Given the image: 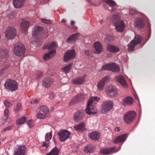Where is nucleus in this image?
<instances>
[{
	"mask_svg": "<svg viewBox=\"0 0 155 155\" xmlns=\"http://www.w3.org/2000/svg\"><path fill=\"white\" fill-rule=\"evenodd\" d=\"M100 98L99 97H91L89 100L87 106V108L85 110L86 113L89 115L93 114L96 113V111L94 110V107L91 104L93 103L96 104L98 102Z\"/></svg>",
	"mask_w": 155,
	"mask_h": 155,
	"instance_id": "1",
	"label": "nucleus"
},
{
	"mask_svg": "<svg viewBox=\"0 0 155 155\" xmlns=\"http://www.w3.org/2000/svg\"><path fill=\"white\" fill-rule=\"evenodd\" d=\"M112 21L114 23L117 31L119 32L123 31L125 28V25L122 20H119L117 16L115 15L113 16Z\"/></svg>",
	"mask_w": 155,
	"mask_h": 155,
	"instance_id": "2",
	"label": "nucleus"
},
{
	"mask_svg": "<svg viewBox=\"0 0 155 155\" xmlns=\"http://www.w3.org/2000/svg\"><path fill=\"white\" fill-rule=\"evenodd\" d=\"M13 53L17 56L21 57L25 52V48L21 43H17L13 49Z\"/></svg>",
	"mask_w": 155,
	"mask_h": 155,
	"instance_id": "3",
	"label": "nucleus"
},
{
	"mask_svg": "<svg viewBox=\"0 0 155 155\" xmlns=\"http://www.w3.org/2000/svg\"><path fill=\"white\" fill-rule=\"evenodd\" d=\"M18 83L14 80L8 79L4 84L5 88L12 91L16 90L18 88Z\"/></svg>",
	"mask_w": 155,
	"mask_h": 155,
	"instance_id": "4",
	"label": "nucleus"
},
{
	"mask_svg": "<svg viewBox=\"0 0 155 155\" xmlns=\"http://www.w3.org/2000/svg\"><path fill=\"white\" fill-rule=\"evenodd\" d=\"M136 117V114L134 111H129L124 115L123 119L126 124H130L134 120Z\"/></svg>",
	"mask_w": 155,
	"mask_h": 155,
	"instance_id": "5",
	"label": "nucleus"
},
{
	"mask_svg": "<svg viewBox=\"0 0 155 155\" xmlns=\"http://www.w3.org/2000/svg\"><path fill=\"white\" fill-rule=\"evenodd\" d=\"M143 39L142 37L138 35H135L134 39L130 42L128 45V51H133L134 46L137 44H140Z\"/></svg>",
	"mask_w": 155,
	"mask_h": 155,
	"instance_id": "6",
	"label": "nucleus"
},
{
	"mask_svg": "<svg viewBox=\"0 0 155 155\" xmlns=\"http://www.w3.org/2000/svg\"><path fill=\"white\" fill-rule=\"evenodd\" d=\"M113 103L112 101L107 100L104 101L101 106V110L103 113L107 112L113 107Z\"/></svg>",
	"mask_w": 155,
	"mask_h": 155,
	"instance_id": "7",
	"label": "nucleus"
},
{
	"mask_svg": "<svg viewBox=\"0 0 155 155\" xmlns=\"http://www.w3.org/2000/svg\"><path fill=\"white\" fill-rule=\"evenodd\" d=\"M102 69L105 70H110L113 72H118L120 71L119 66L115 63L110 64H107L102 67Z\"/></svg>",
	"mask_w": 155,
	"mask_h": 155,
	"instance_id": "8",
	"label": "nucleus"
},
{
	"mask_svg": "<svg viewBox=\"0 0 155 155\" xmlns=\"http://www.w3.org/2000/svg\"><path fill=\"white\" fill-rule=\"evenodd\" d=\"M59 139L61 142L65 141L69 138L71 133L67 130H60L58 133Z\"/></svg>",
	"mask_w": 155,
	"mask_h": 155,
	"instance_id": "9",
	"label": "nucleus"
},
{
	"mask_svg": "<svg viewBox=\"0 0 155 155\" xmlns=\"http://www.w3.org/2000/svg\"><path fill=\"white\" fill-rule=\"evenodd\" d=\"M76 56L75 51L74 50L68 51L65 54L64 57V61L65 62L74 59Z\"/></svg>",
	"mask_w": 155,
	"mask_h": 155,
	"instance_id": "10",
	"label": "nucleus"
},
{
	"mask_svg": "<svg viewBox=\"0 0 155 155\" xmlns=\"http://www.w3.org/2000/svg\"><path fill=\"white\" fill-rule=\"evenodd\" d=\"M16 34V30L13 28H7L5 31V37L8 39H11L14 38Z\"/></svg>",
	"mask_w": 155,
	"mask_h": 155,
	"instance_id": "11",
	"label": "nucleus"
},
{
	"mask_svg": "<svg viewBox=\"0 0 155 155\" xmlns=\"http://www.w3.org/2000/svg\"><path fill=\"white\" fill-rule=\"evenodd\" d=\"M107 95L109 97H114L117 96V91L116 88L113 86H110L106 92Z\"/></svg>",
	"mask_w": 155,
	"mask_h": 155,
	"instance_id": "12",
	"label": "nucleus"
},
{
	"mask_svg": "<svg viewBox=\"0 0 155 155\" xmlns=\"http://www.w3.org/2000/svg\"><path fill=\"white\" fill-rule=\"evenodd\" d=\"M26 150V147L25 145H20L15 150L13 155H25Z\"/></svg>",
	"mask_w": 155,
	"mask_h": 155,
	"instance_id": "13",
	"label": "nucleus"
},
{
	"mask_svg": "<svg viewBox=\"0 0 155 155\" xmlns=\"http://www.w3.org/2000/svg\"><path fill=\"white\" fill-rule=\"evenodd\" d=\"M108 78V76L105 77L98 82L97 85V88L98 91L103 90L106 82L107 81Z\"/></svg>",
	"mask_w": 155,
	"mask_h": 155,
	"instance_id": "14",
	"label": "nucleus"
},
{
	"mask_svg": "<svg viewBox=\"0 0 155 155\" xmlns=\"http://www.w3.org/2000/svg\"><path fill=\"white\" fill-rule=\"evenodd\" d=\"M105 2L109 7L107 8L109 10L111 11L112 12H114L116 9V2L112 0H105Z\"/></svg>",
	"mask_w": 155,
	"mask_h": 155,
	"instance_id": "15",
	"label": "nucleus"
},
{
	"mask_svg": "<svg viewBox=\"0 0 155 155\" xmlns=\"http://www.w3.org/2000/svg\"><path fill=\"white\" fill-rule=\"evenodd\" d=\"M57 45L55 42L51 43L48 46L45 45L42 48L43 49H47L48 50H51L50 51H54V53L55 54V49L57 48Z\"/></svg>",
	"mask_w": 155,
	"mask_h": 155,
	"instance_id": "16",
	"label": "nucleus"
},
{
	"mask_svg": "<svg viewBox=\"0 0 155 155\" xmlns=\"http://www.w3.org/2000/svg\"><path fill=\"white\" fill-rule=\"evenodd\" d=\"M84 94H78L70 102L71 104H75L77 102L83 101L84 99Z\"/></svg>",
	"mask_w": 155,
	"mask_h": 155,
	"instance_id": "17",
	"label": "nucleus"
},
{
	"mask_svg": "<svg viewBox=\"0 0 155 155\" xmlns=\"http://www.w3.org/2000/svg\"><path fill=\"white\" fill-rule=\"evenodd\" d=\"M88 135L91 139L96 141L99 139L101 134L97 131H93L89 133Z\"/></svg>",
	"mask_w": 155,
	"mask_h": 155,
	"instance_id": "18",
	"label": "nucleus"
},
{
	"mask_svg": "<svg viewBox=\"0 0 155 155\" xmlns=\"http://www.w3.org/2000/svg\"><path fill=\"white\" fill-rule=\"evenodd\" d=\"M127 137V135L126 134L118 136L113 140V142L114 143L123 142L125 140Z\"/></svg>",
	"mask_w": 155,
	"mask_h": 155,
	"instance_id": "19",
	"label": "nucleus"
},
{
	"mask_svg": "<svg viewBox=\"0 0 155 155\" xmlns=\"http://www.w3.org/2000/svg\"><path fill=\"white\" fill-rule=\"evenodd\" d=\"M115 149V147L102 148L100 150V153L104 154H109L114 152Z\"/></svg>",
	"mask_w": 155,
	"mask_h": 155,
	"instance_id": "20",
	"label": "nucleus"
},
{
	"mask_svg": "<svg viewBox=\"0 0 155 155\" xmlns=\"http://www.w3.org/2000/svg\"><path fill=\"white\" fill-rule=\"evenodd\" d=\"M84 115V113L82 111L78 110L75 113L74 117V120L77 122L83 119Z\"/></svg>",
	"mask_w": 155,
	"mask_h": 155,
	"instance_id": "21",
	"label": "nucleus"
},
{
	"mask_svg": "<svg viewBox=\"0 0 155 155\" xmlns=\"http://www.w3.org/2000/svg\"><path fill=\"white\" fill-rule=\"evenodd\" d=\"M107 50L109 52L116 53L119 51L120 49L117 46H114L111 44H108L107 45Z\"/></svg>",
	"mask_w": 155,
	"mask_h": 155,
	"instance_id": "22",
	"label": "nucleus"
},
{
	"mask_svg": "<svg viewBox=\"0 0 155 155\" xmlns=\"http://www.w3.org/2000/svg\"><path fill=\"white\" fill-rule=\"evenodd\" d=\"M134 101V99L132 97L128 96L123 100L122 104L125 106H129L132 105Z\"/></svg>",
	"mask_w": 155,
	"mask_h": 155,
	"instance_id": "23",
	"label": "nucleus"
},
{
	"mask_svg": "<svg viewBox=\"0 0 155 155\" xmlns=\"http://www.w3.org/2000/svg\"><path fill=\"white\" fill-rule=\"evenodd\" d=\"M94 46L95 49V53L97 54L101 53L103 51V48L101 44L98 42H95Z\"/></svg>",
	"mask_w": 155,
	"mask_h": 155,
	"instance_id": "24",
	"label": "nucleus"
},
{
	"mask_svg": "<svg viewBox=\"0 0 155 155\" xmlns=\"http://www.w3.org/2000/svg\"><path fill=\"white\" fill-rule=\"evenodd\" d=\"M20 25L22 30L24 31V32L26 33L28 28L30 25V23L28 21L26 20H22L21 23Z\"/></svg>",
	"mask_w": 155,
	"mask_h": 155,
	"instance_id": "25",
	"label": "nucleus"
},
{
	"mask_svg": "<svg viewBox=\"0 0 155 155\" xmlns=\"http://www.w3.org/2000/svg\"><path fill=\"white\" fill-rule=\"evenodd\" d=\"M95 147L92 144H89L85 146L84 151L86 153H92L94 151Z\"/></svg>",
	"mask_w": 155,
	"mask_h": 155,
	"instance_id": "26",
	"label": "nucleus"
},
{
	"mask_svg": "<svg viewBox=\"0 0 155 155\" xmlns=\"http://www.w3.org/2000/svg\"><path fill=\"white\" fill-rule=\"evenodd\" d=\"M85 76L78 77L72 80L73 83L75 84H81L85 81Z\"/></svg>",
	"mask_w": 155,
	"mask_h": 155,
	"instance_id": "27",
	"label": "nucleus"
},
{
	"mask_svg": "<svg viewBox=\"0 0 155 155\" xmlns=\"http://www.w3.org/2000/svg\"><path fill=\"white\" fill-rule=\"evenodd\" d=\"M135 26L138 28H141L144 26V23L143 19L138 18L136 19L134 21Z\"/></svg>",
	"mask_w": 155,
	"mask_h": 155,
	"instance_id": "28",
	"label": "nucleus"
},
{
	"mask_svg": "<svg viewBox=\"0 0 155 155\" xmlns=\"http://www.w3.org/2000/svg\"><path fill=\"white\" fill-rule=\"evenodd\" d=\"M8 57V54L7 51L6 50H1L0 51V58L2 59H5L2 61V62H4L5 61Z\"/></svg>",
	"mask_w": 155,
	"mask_h": 155,
	"instance_id": "29",
	"label": "nucleus"
},
{
	"mask_svg": "<svg viewBox=\"0 0 155 155\" xmlns=\"http://www.w3.org/2000/svg\"><path fill=\"white\" fill-rule=\"evenodd\" d=\"M53 80L49 78H45L43 81V85L45 87H50L53 83Z\"/></svg>",
	"mask_w": 155,
	"mask_h": 155,
	"instance_id": "30",
	"label": "nucleus"
},
{
	"mask_svg": "<svg viewBox=\"0 0 155 155\" xmlns=\"http://www.w3.org/2000/svg\"><path fill=\"white\" fill-rule=\"evenodd\" d=\"M74 128L78 131H84L86 130L85 123L84 122L81 123L79 124L74 126Z\"/></svg>",
	"mask_w": 155,
	"mask_h": 155,
	"instance_id": "31",
	"label": "nucleus"
},
{
	"mask_svg": "<svg viewBox=\"0 0 155 155\" xmlns=\"http://www.w3.org/2000/svg\"><path fill=\"white\" fill-rule=\"evenodd\" d=\"M117 80L118 82L122 86L125 87L127 86V83L125 80L124 77L120 75L117 78Z\"/></svg>",
	"mask_w": 155,
	"mask_h": 155,
	"instance_id": "32",
	"label": "nucleus"
},
{
	"mask_svg": "<svg viewBox=\"0 0 155 155\" xmlns=\"http://www.w3.org/2000/svg\"><path fill=\"white\" fill-rule=\"evenodd\" d=\"M42 30V28L41 27L39 26L35 27L32 32L33 36H38Z\"/></svg>",
	"mask_w": 155,
	"mask_h": 155,
	"instance_id": "33",
	"label": "nucleus"
},
{
	"mask_svg": "<svg viewBox=\"0 0 155 155\" xmlns=\"http://www.w3.org/2000/svg\"><path fill=\"white\" fill-rule=\"evenodd\" d=\"M60 152L59 149L56 146L49 153H47L46 155H58Z\"/></svg>",
	"mask_w": 155,
	"mask_h": 155,
	"instance_id": "34",
	"label": "nucleus"
},
{
	"mask_svg": "<svg viewBox=\"0 0 155 155\" xmlns=\"http://www.w3.org/2000/svg\"><path fill=\"white\" fill-rule=\"evenodd\" d=\"M24 2L21 0H14L13 4L16 8L21 7L23 5Z\"/></svg>",
	"mask_w": 155,
	"mask_h": 155,
	"instance_id": "35",
	"label": "nucleus"
},
{
	"mask_svg": "<svg viewBox=\"0 0 155 155\" xmlns=\"http://www.w3.org/2000/svg\"><path fill=\"white\" fill-rule=\"evenodd\" d=\"M78 34H74L69 37L67 40V42L68 43H70L72 41L76 40L78 38Z\"/></svg>",
	"mask_w": 155,
	"mask_h": 155,
	"instance_id": "36",
	"label": "nucleus"
},
{
	"mask_svg": "<svg viewBox=\"0 0 155 155\" xmlns=\"http://www.w3.org/2000/svg\"><path fill=\"white\" fill-rule=\"evenodd\" d=\"M55 54L54 53V51H49L48 53L45 54L43 59L45 60H48L53 57Z\"/></svg>",
	"mask_w": 155,
	"mask_h": 155,
	"instance_id": "37",
	"label": "nucleus"
},
{
	"mask_svg": "<svg viewBox=\"0 0 155 155\" xmlns=\"http://www.w3.org/2000/svg\"><path fill=\"white\" fill-rule=\"evenodd\" d=\"M72 64H70L69 65L62 68L61 70L63 72H65L66 74L69 73L71 68Z\"/></svg>",
	"mask_w": 155,
	"mask_h": 155,
	"instance_id": "38",
	"label": "nucleus"
},
{
	"mask_svg": "<svg viewBox=\"0 0 155 155\" xmlns=\"http://www.w3.org/2000/svg\"><path fill=\"white\" fill-rule=\"evenodd\" d=\"M40 109L41 111H42L45 114H48L49 111V109L45 106H40Z\"/></svg>",
	"mask_w": 155,
	"mask_h": 155,
	"instance_id": "39",
	"label": "nucleus"
},
{
	"mask_svg": "<svg viewBox=\"0 0 155 155\" xmlns=\"http://www.w3.org/2000/svg\"><path fill=\"white\" fill-rule=\"evenodd\" d=\"M26 120L25 117H22L18 119L16 121L17 124H21L25 122Z\"/></svg>",
	"mask_w": 155,
	"mask_h": 155,
	"instance_id": "40",
	"label": "nucleus"
},
{
	"mask_svg": "<svg viewBox=\"0 0 155 155\" xmlns=\"http://www.w3.org/2000/svg\"><path fill=\"white\" fill-rule=\"evenodd\" d=\"M52 137L51 132L50 133H47L45 135V140L49 141Z\"/></svg>",
	"mask_w": 155,
	"mask_h": 155,
	"instance_id": "41",
	"label": "nucleus"
},
{
	"mask_svg": "<svg viewBox=\"0 0 155 155\" xmlns=\"http://www.w3.org/2000/svg\"><path fill=\"white\" fill-rule=\"evenodd\" d=\"M26 123L29 127H33L34 124V120H28Z\"/></svg>",
	"mask_w": 155,
	"mask_h": 155,
	"instance_id": "42",
	"label": "nucleus"
},
{
	"mask_svg": "<svg viewBox=\"0 0 155 155\" xmlns=\"http://www.w3.org/2000/svg\"><path fill=\"white\" fill-rule=\"evenodd\" d=\"M42 144L44 147H45L46 148H47L49 146V142L48 140H45V141L43 142Z\"/></svg>",
	"mask_w": 155,
	"mask_h": 155,
	"instance_id": "43",
	"label": "nucleus"
},
{
	"mask_svg": "<svg viewBox=\"0 0 155 155\" xmlns=\"http://www.w3.org/2000/svg\"><path fill=\"white\" fill-rule=\"evenodd\" d=\"M21 104L20 103H18L17 104L16 108L15 109V111L16 112H18L21 109Z\"/></svg>",
	"mask_w": 155,
	"mask_h": 155,
	"instance_id": "44",
	"label": "nucleus"
},
{
	"mask_svg": "<svg viewBox=\"0 0 155 155\" xmlns=\"http://www.w3.org/2000/svg\"><path fill=\"white\" fill-rule=\"evenodd\" d=\"M9 113V110L8 109H5L4 111V115L5 117L4 119L6 120L8 117V114Z\"/></svg>",
	"mask_w": 155,
	"mask_h": 155,
	"instance_id": "45",
	"label": "nucleus"
},
{
	"mask_svg": "<svg viewBox=\"0 0 155 155\" xmlns=\"http://www.w3.org/2000/svg\"><path fill=\"white\" fill-rule=\"evenodd\" d=\"M37 116L39 118L41 119H43L45 117V115L41 113H38Z\"/></svg>",
	"mask_w": 155,
	"mask_h": 155,
	"instance_id": "46",
	"label": "nucleus"
},
{
	"mask_svg": "<svg viewBox=\"0 0 155 155\" xmlns=\"http://www.w3.org/2000/svg\"><path fill=\"white\" fill-rule=\"evenodd\" d=\"M4 104L7 107H10L12 106L11 104L8 101H4Z\"/></svg>",
	"mask_w": 155,
	"mask_h": 155,
	"instance_id": "47",
	"label": "nucleus"
},
{
	"mask_svg": "<svg viewBox=\"0 0 155 155\" xmlns=\"http://www.w3.org/2000/svg\"><path fill=\"white\" fill-rule=\"evenodd\" d=\"M129 13L131 15H134L137 13V11L134 9H132L130 11Z\"/></svg>",
	"mask_w": 155,
	"mask_h": 155,
	"instance_id": "48",
	"label": "nucleus"
},
{
	"mask_svg": "<svg viewBox=\"0 0 155 155\" xmlns=\"http://www.w3.org/2000/svg\"><path fill=\"white\" fill-rule=\"evenodd\" d=\"M41 21L44 23L49 24L51 23V21L49 20H47L45 19H41Z\"/></svg>",
	"mask_w": 155,
	"mask_h": 155,
	"instance_id": "49",
	"label": "nucleus"
},
{
	"mask_svg": "<svg viewBox=\"0 0 155 155\" xmlns=\"http://www.w3.org/2000/svg\"><path fill=\"white\" fill-rule=\"evenodd\" d=\"M55 94L53 92H51L49 94V97L51 99H53L55 97Z\"/></svg>",
	"mask_w": 155,
	"mask_h": 155,
	"instance_id": "50",
	"label": "nucleus"
},
{
	"mask_svg": "<svg viewBox=\"0 0 155 155\" xmlns=\"http://www.w3.org/2000/svg\"><path fill=\"white\" fill-rule=\"evenodd\" d=\"M12 129V127L11 126H8L6 128H4L3 130V132H5L7 130H9Z\"/></svg>",
	"mask_w": 155,
	"mask_h": 155,
	"instance_id": "51",
	"label": "nucleus"
},
{
	"mask_svg": "<svg viewBox=\"0 0 155 155\" xmlns=\"http://www.w3.org/2000/svg\"><path fill=\"white\" fill-rule=\"evenodd\" d=\"M90 51L88 50H86L84 51V53L87 55H89V54Z\"/></svg>",
	"mask_w": 155,
	"mask_h": 155,
	"instance_id": "52",
	"label": "nucleus"
},
{
	"mask_svg": "<svg viewBox=\"0 0 155 155\" xmlns=\"http://www.w3.org/2000/svg\"><path fill=\"white\" fill-rule=\"evenodd\" d=\"M42 75V74L41 73H40L39 74H38L36 75V78H39Z\"/></svg>",
	"mask_w": 155,
	"mask_h": 155,
	"instance_id": "53",
	"label": "nucleus"
},
{
	"mask_svg": "<svg viewBox=\"0 0 155 155\" xmlns=\"http://www.w3.org/2000/svg\"><path fill=\"white\" fill-rule=\"evenodd\" d=\"M120 130V128L119 127H116L115 128V131H119Z\"/></svg>",
	"mask_w": 155,
	"mask_h": 155,
	"instance_id": "54",
	"label": "nucleus"
},
{
	"mask_svg": "<svg viewBox=\"0 0 155 155\" xmlns=\"http://www.w3.org/2000/svg\"><path fill=\"white\" fill-rule=\"evenodd\" d=\"M38 102V100H37L35 99V100L34 102H31V103H37Z\"/></svg>",
	"mask_w": 155,
	"mask_h": 155,
	"instance_id": "55",
	"label": "nucleus"
},
{
	"mask_svg": "<svg viewBox=\"0 0 155 155\" xmlns=\"http://www.w3.org/2000/svg\"><path fill=\"white\" fill-rule=\"evenodd\" d=\"M71 25H74V24L75 22L74 21H72L71 22Z\"/></svg>",
	"mask_w": 155,
	"mask_h": 155,
	"instance_id": "56",
	"label": "nucleus"
},
{
	"mask_svg": "<svg viewBox=\"0 0 155 155\" xmlns=\"http://www.w3.org/2000/svg\"><path fill=\"white\" fill-rule=\"evenodd\" d=\"M134 96H135V98L136 100H139L138 96L137 95H135Z\"/></svg>",
	"mask_w": 155,
	"mask_h": 155,
	"instance_id": "57",
	"label": "nucleus"
},
{
	"mask_svg": "<svg viewBox=\"0 0 155 155\" xmlns=\"http://www.w3.org/2000/svg\"><path fill=\"white\" fill-rule=\"evenodd\" d=\"M44 0H41V4H43L45 3V2L44 1Z\"/></svg>",
	"mask_w": 155,
	"mask_h": 155,
	"instance_id": "58",
	"label": "nucleus"
},
{
	"mask_svg": "<svg viewBox=\"0 0 155 155\" xmlns=\"http://www.w3.org/2000/svg\"><path fill=\"white\" fill-rule=\"evenodd\" d=\"M65 20L64 19H62V22H65Z\"/></svg>",
	"mask_w": 155,
	"mask_h": 155,
	"instance_id": "59",
	"label": "nucleus"
},
{
	"mask_svg": "<svg viewBox=\"0 0 155 155\" xmlns=\"http://www.w3.org/2000/svg\"><path fill=\"white\" fill-rule=\"evenodd\" d=\"M91 5H95V4L93 3H92V4H91Z\"/></svg>",
	"mask_w": 155,
	"mask_h": 155,
	"instance_id": "60",
	"label": "nucleus"
},
{
	"mask_svg": "<svg viewBox=\"0 0 155 155\" xmlns=\"http://www.w3.org/2000/svg\"><path fill=\"white\" fill-rule=\"evenodd\" d=\"M88 2H90V0H87Z\"/></svg>",
	"mask_w": 155,
	"mask_h": 155,
	"instance_id": "61",
	"label": "nucleus"
},
{
	"mask_svg": "<svg viewBox=\"0 0 155 155\" xmlns=\"http://www.w3.org/2000/svg\"><path fill=\"white\" fill-rule=\"evenodd\" d=\"M1 141H0V145H1Z\"/></svg>",
	"mask_w": 155,
	"mask_h": 155,
	"instance_id": "62",
	"label": "nucleus"
}]
</instances>
